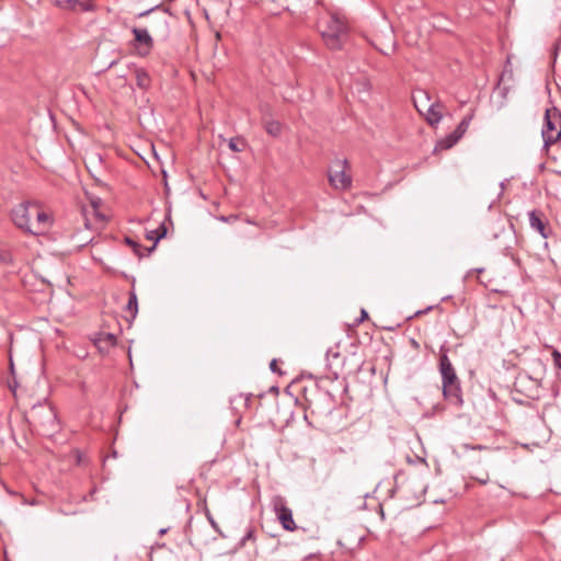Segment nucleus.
<instances>
[{
	"label": "nucleus",
	"mask_w": 561,
	"mask_h": 561,
	"mask_svg": "<svg viewBox=\"0 0 561 561\" xmlns=\"http://www.w3.org/2000/svg\"><path fill=\"white\" fill-rule=\"evenodd\" d=\"M27 421L43 436L51 437L60 430L57 413L46 401L38 402L31 408Z\"/></svg>",
	"instance_id": "nucleus-1"
},
{
	"label": "nucleus",
	"mask_w": 561,
	"mask_h": 561,
	"mask_svg": "<svg viewBox=\"0 0 561 561\" xmlns=\"http://www.w3.org/2000/svg\"><path fill=\"white\" fill-rule=\"evenodd\" d=\"M348 27L344 19L337 13H331L321 30V36L329 49L340 50L343 47Z\"/></svg>",
	"instance_id": "nucleus-2"
},
{
	"label": "nucleus",
	"mask_w": 561,
	"mask_h": 561,
	"mask_svg": "<svg viewBox=\"0 0 561 561\" xmlns=\"http://www.w3.org/2000/svg\"><path fill=\"white\" fill-rule=\"evenodd\" d=\"M34 209H36V202L23 201L10 210V219L13 225L30 236L33 232L31 217L34 216Z\"/></svg>",
	"instance_id": "nucleus-3"
},
{
	"label": "nucleus",
	"mask_w": 561,
	"mask_h": 561,
	"mask_svg": "<svg viewBox=\"0 0 561 561\" xmlns=\"http://www.w3.org/2000/svg\"><path fill=\"white\" fill-rule=\"evenodd\" d=\"M541 136L546 148L560 140L561 113L556 107L546 110Z\"/></svg>",
	"instance_id": "nucleus-4"
},
{
	"label": "nucleus",
	"mask_w": 561,
	"mask_h": 561,
	"mask_svg": "<svg viewBox=\"0 0 561 561\" xmlns=\"http://www.w3.org/2000/svg\"><path fill=\"white\" fill-rule=\"evenodd\" d=\"M348 168L350 165L346 159H336L333 162V165L329 170V182L334 188L344 191L351 187L352 178L346 173Z\"/></svg>",
	"instance_id": "nucleus-5"
},
{
	"label": "nucleus",
	"mask_w": 561,
	"mask_h": 561,
	"mask_svg": "<svg viewBox=\"0 0 561 561\" xmlns=\"http://www.w3.org/2000/svg\"><path fill=\"white\" fill-rule=\"evenodd\" d=\"M516 392L524 394L528 399H539L541 392V382L538 378H533L527 373H518L514 381Z\"/></svg>",
	"instance_id": "nucleus-6"
},
{
	"label": "nucleus",
	"mask_w": 561,
	"mask_h": 561,
	"mask_svg": "<svg viewBox=\"0 0 561 561\" xmlns=\"http://www.w3.org/2000/svg\"><path fill=\"white\" fill-rule=\"evenodd\" d=\"M305 399L311 414L327 416L331 414L334 409V398L329 391H319L312 398L305 396Z\"/></svg>",
	"instance_id": "nucleus-7"
},
{
	"label": "nucleus",
	"mask_w": 561,
	"mask_h": 561,
	"mask_svg": "<svg viewBox=\"0 0 561 561\" xmlns=\"http://www.w3.org/2000/svg\"><path fill=\"white\" fill-rule=\"evenodd\" d=\"M448 347L445 345L440 346L439 350V363H438V370L442 377V386L446 385H456L458 382H461L459 377L457 376L456 369L453 366L449 357H448Z\"/></svg>",
	"instance_id": "nucleus-8"
},
{
	"label": "nucleus",
	"mask_w": 561,
	"mask_h": 561,
	"mask_svg": "<svg viewBox=\"0 0 561 561\" xmlns=\"http://www.w3.org/2000/svg\"><path fill=\"white\" fill-rule=\"evenodd\" d=\"M276 516L282 524L283 528L289 531L296 529V524L293 518L291 510L286 506L285 501L282 496H276L273 501Z\"/></svg>",
	"instance_id": "nucleus-9"
},
{
	"label": "nucleus",
	"mask_w": 561,
	"mask_h": 561,
	"mask_svg": "<svg viewBox=\"0 0 561 561\" xmlns=\"http://www.w3.org/2000/svg\"><path fill=\"white\" fill-rule=\"evenodd\" d=\"M34 216L36 219L32 222L33 232H31V236L44 234L53 225L51 217L46 211L42 210L37 203L36 209H34Z\"/></svg>",
	"instance_id": "nucleus-10"
},
{
	"label": "nucleus",
	"mask_w": 561,
	"mask_h": 561,
	"mask_svg": "<svg viewBox=\"0 0 561 561\" xmlns=\"http://www.w3.org/2000/svg\"><path fill=\"white\" fill-rule=\"evenodd\" d=\"M444 399L456 409L463 405L461 382L442 386Z\"/></svg>",
	"instance_id": "nucleus-11"
},
{
	"label": "nucleus",
	"mask_w": 561,
	"mask_h": 561,
	"mask_svg": "<svg viewBox=\"0 0 561 561\" xmlns=\"http://www.w3.org/2000/svg\"><path fill=\"white\" fill-rule=\"evenodd\" d=\"M56 5L62 10L73 12H91L95 10L93 0H55Z\"/></svg>",
	"instance_id": "nucleus-12"
},
{
	"label": "nucleus",
	"mask_w": 561,
	"mask_h": 561,
	"mask_svg": "<svg viewBox=\"0 0 561 561\" xmlns=\"http://www.w3.org/2000/svg\"><path fill=\"white\" fill-rule=\"evenodd\" d=\"M345 358L337 352L329 350L327 352V367L331 373V379H337L343 371Z\"/></svg>",
	"instance_id": "nucleus-13"
},
{
	"label": "nucleus",
	"mask_w": 561,
	"mask_h": 561,
	"mask_svg": "<svg viewBox=\"0 0 561 561\" xmlns=\"http://www.w3.org/2000/svg\"><path fill=\"white\" fill-rule=\"evenodd\" d=\"M261 113H262V125H263L265 131L273 137L279 136L282 133V125L278 121L273 119L270 106L268 105L261 106Z\"/></svg>",
	"instance_id": "nucleus-14"
},
{
	"label": "nucleus",
	"mask_w": 561,
	"mask_h": 561,
	"mask_svg": "<svg viewBox=\"0 0 561 561\" xmlns=\"http://www.w3.org/2000/svg\"><path fill=\"white\" fill-rule=\"evenodd\" d=\"M528 217H529V225L530 227L538 231L539 234L547 239L549 237V228H548V225H547V220L545 218V215L542 211L540 210H531L528 213Z\"/></svg>",
	"instance_id": "nucleus-15"
},
{
	"label": "nucleus",
	"mask_w": 561,
	"mask_h": 561,
	"mask_svg": "<svg viewBox=\"0 0 561 561\" xmlns=\"http://www.w3.org/2000/svg\"><path fill=\"white\" fill-rule=\"evenodd\" d=\"M134 36H135V41L141 45V46H145L146 47V51L144 53V55L148 54L149 50L152 48L153 46V39L152 37L150 36V34L148 33V31L146 28H140V27H134L131 30Z\"/></svg>",
	"instance_id": "nucleus-16"
},
{
	"label": "nucleus",
	"mask_w": 561,
	"mask_h": 561,
	"mask_svg": "<svg viewBox=\"0 0 561 561\" xmlns=\"http://www.w3.org/2000/svg\"><path fill=\"white\" fill-rule=\"evenodd\" d=\"M165 234H167V227H165L164 222H161L157 229L147 232V234H146L147 239L154 241L152 247L146 249L147 254H150L156 249L157 242L160 239L164 238Z\"/></svg>",
	"instance_id": "nucleus-17"
},
{
	"label": "nucleus",
	"mask_w": 561,
	"mask_h": 561,
	"mask_svg": "<svg viewBox=\"0 0 561 561\" xmlns=\"http://www.w3.org/2000/svg\"><path fill=\"white\" fill-rule=\"evenodd\" d=\"M135 77H136V85L144 90L148 91L151 87V78L149 73L144 68H137L135 70Z\"/></svg>",
	"instance_id": "nucleus-18"
},
{
	"label": "nucleus",
	"mask_w": 561,
	"mask_h": 561,
	"mask_svg": "<svg viewBox=\"0 0 561 561\" xmlns=\"http://www.w3.org/2000/svg\"><path fill=\"white\" fill-rule=\"evenodd\" d=\"M442 105L437 102L432 103L426 111V121L430 125L438 124L442 121L443 114L440 112Z\"/></svg>",
	"instance_id": "nucleus-19"
},
{
	"label": "nucleus",
	"mask_w": 561,
	"mask_h": 561,
	"mask_svg": "<svg viewBox=\"0 0 561 561\" xmlns=\"http://www.w3.org/2000/svg\"><path fill=\"white\" fill-rule=\"evenodd\" d=\"M126 310L130 313L131 319H135L138 313V299L135 291V279L131 284V290L129 291V299L126 306Z\"/></svg>",
	"instance_id": "nucleus-20"
},
{
	"label": "nucleus",
	"mask_w": 561,
	"mask_h": 561,
	"mask_svg": "<svg viewBox=\"0 0 561 561\" xmlns=\"http://www.w3.org/2000/svg\"><path fill=\"white\" fill-rule=\"evenodd\" d=\"M460 138L455 134V131L447 135L445 138L440 139L436 146L435 150H447L455 146Z\"/></svg>",
	"instance_id": "nucleus-21"
},
{
	"label": "nucleus",
	"mask_w": 561,
	"mask_h": 561,
	"mask_svg": "<svg viewBox=\"0 0 561 561\" xmlns=\"http://www.w3.org/2000/svg\"><path fill=\"white\" fill-rule=\"evenodd\" d=\"M472 119V115H467L465 116L461 122L458 124L457 128L454 130L455 134L461 138L465 133L467 131L469 125H470V122Z\"/></svg>",
	"instance_id": "nucleus-22"
},
{
	"label": "nucleus",
	"mask_w": 561,
	"mask_h": 561,
	"mask_svg": "<svg viewBox=\"0 0 561 561\" xmlns=\"http://www.w3.org/2000/svg\"><path fill=\"white\" fill-rule=\"evenodd\" d=\"M125 243L133 249L134 253L138 257L141 259V257L148 255L147 252L146 253L142 252V247L137 241H135L134 239H131L129 237H125Z\"/></svg>",
	"instance_id": "nucleus-23"
},
{
	"label": "nucleus",
	"mask_w": 561,
	"mask_h": 561,
	"mask_svg": "<svg viewBox=\"0 0 561 561\" xmlns=\"http://www.w3.org/2000/svg\"><path fill=\"white\" fill-rule=\"evenodd\" d=\"M228 147L233 152H241L245 147V142L242 138H231L228 142Z\"/></svg>",
	"instance_id": "nucleus-24"
},
{
	"label": "nucleus",
	"mask_w": 561,
	"mask_h": 561,
	"mask_svg": "<svg viewBox=\"0 0 561 561\" xmlns=\"http://www.w3.org/2000/svg\"><path fill=\"white\" fill-rule=\"evenodd\" d=\"M255 540V530L253 527H249L244 534V536L240 540V546L244 547L248 541H254Z\"/></svg>",
	"instance_id": "nucleus-25"
},
{
	"label": "nucleus",
	"mask_w": 561,
	"mask_h": 561,
	"mask_svg": "<svg viewBox=\"0 0 561 561\" xmlns=\"http://www.w3.org/2000/svg\"><path fill=\"white\" fill-rule=\"evenodd\" d=\"M0 263L10 265L13 264V256L8 250H0Z\"/></svg>",
	"instance_id": "nucleus-26"
},
{
	"label": "nucleus",
	"mask_w": 561,
	"mask_h": 561,
	"mask_svg": "<svg viewBox=\"0 0 561 561\" xmlns=\"http://www.w3.org/2000/svg\"><path fill=\"white\" fill-rule=\"evenodd\" d=\"M552 360H553V366L561 370V352H559L558 350H553L552 351Z\"/></svg>",
	"instance_id": "nucleus-27"
},
{
	"label": "nucleus",
	"mask_w": 561,
	"mask_h": 561,
	"mask_svg": "<svg viewBox=\"0 0 561 561\" xmlns=\"http://www.w3.org/2000/svg\"><path fill=\"white\" fill-rule=\"evenodd\" d=\"M204 512H205V516H206L207 520L210 523L211 527H213L215 530L219 531L218 524H217V523H216V520L214 519V517H213V515H211L210 511L208 510V507H207L206 505H205V507H204Z\"/></svg>",
	"instance_id": "nucleus-28"
},
{
	"label": "nucleus",
	"mask_w": 561,
	"mask_h": 561,
	"mask_svg": "<svg viewBox=\"0 0 561 561\" xmlns=\"http://www.w3.org/2000/svg\"><path fill=\"white\" fill-rule=\"evenodd\" d=\"M270 369L273 371V373H276L278 375H283V371L278 368L277 366V359H272V362L270 363Z\"/></svg>",
	"instance_id": "nucleus-29"
},
{
	"label": "nucleus",
	"mask_w": 561,
	"mask_h": 561,
	"mask_svg": "<svg viewBox=\"0 0 561 561\" xmlns=\"http://www.w3.org/2000/svg\"><path fill=\"white\" fill-rule=\"evenodd\" d=\"M465 448L472 449V450H483V449H486L488 447L483 446V445H473V446L465 445Z\"/></svg>",
	"instance_id": "nucleus-30"
},
{
	"label": "nucleus",
	"mask_w": 561,
	"mask_h": 561,
	"mask_svg": "<svg viewBox=\"0 0 561 561\" xmlns=\"http://www.w3.org/2000/svg\"><path fill=\"white\" fill-rule=\"evenodd\" d=\"M476 480L480 483V484H486L488 481H489V474L488 473H484V477H479V478H476Z\"/></svg>",
	"instance_id": "nucleus-31"
},
{
	"label": "nucleus",
	"mask_w": 561,
	"mask_h": 561,
	"mask_svg": "<svg viewBox=\"0 0 561 561\" xmlns=\"http://www.w3.org/2000/svg\"><path fill=\"white\" fill-rule=\"evenodd\" d=\"M159 8H160V5H157V7H154V8H151V9H149V10H146V11H144V12H140V13L138 14V16H139V18L146 16V15H148L150 12H152L153 10L159 9Z\"/></svg>",
	"instance_id": "nucleus-32"
},
{
	"label": "nucleus",
	"mask_w": 561,
	"mask_h": 561,
	"mask_svg": "<svg viewBox=\"0 0 561 561\" xmlns=\"http://www.w3.org/2000/svg\"><path fill=\"white\" fill-rule=\"evenodd\" d=\"M106 340L108 341V343H110L111 345H114V344H115V342H116L115 336H114L113 334H111V333L106 334Z\"/></svg>",
	"instance_id": "nucleus-33"
},
{
	"label": "nucleus",
	"mask_w": 561,
	"mask_h": 561,
	"mask_svg": "<svg viewBox=\"0 0 561 561\" xmlns=\"http://www.w3.org/2000/svg\"><path fill=\"white\" fill-rule=\"evenodd\" d=\"M367 318H368L367 311L365 309H362L360 319H358L357 322H362V321H364Z\"/></svg>",
	"instance_id": "nucleus-34"
},
{
	"label": "nucleus",
	"mask_w": 561,
	"mask_h": 561,
	"mask_svg": "<svg viewBox=\"0 0 561 561\" xmlns=\"http://www.w3.org/2000/svg\"><path fill=\"white\" fill-rule=\"evenodd\" d=\"M432 308H433V307H431V306H430V307H427V308H426V309H424V310H419V311H416V312H415V314H414V316H415V317H417V316L424 314V313L428 312L430 310H432Z\"/></svg>",
	"instance_id": "nucleus-35"
},
{
	"label": "nucleus",
	"mask_w": 561,
	"mask_h": 561,
	"mask_svg": "<svg viewBox=\"0 0 561 561\" xmlns=\"http://www.w3.org/2000/svg\"><path fill=\"white\" fill-rule=\"evenodd\" d=\"M251 398H252L251 393L245 396V398H244L245 405L249 404V401L251 400Z\"/></svg>",
	"instance_id": "nucleus-36"
},
{
	"label": "nucleus",
	"mask_w": 561,
	"mask_h": 561,
	"mask_svg": "<svg viewBox=\"0 0 561 561\" xmlns=\"http://www.w3.org/2000/svg\"><path fill=\"white\" fill-rule=\"evenodd\" d=\"M420 93L428 100V94H427V92H425V91L421 90V91H420Z\"/></svg>",
	"instance_id": "nucleus-37"
},
{
	"label": "nucleus",
	"mask_w": 561,
	"mask_h": 561,
	"mask_svg": "<svg viewBox=\"0 0 561 561\" xmlns=\"http://www.w3.org/2000/svg\"><path fill=\"white\" fill-rule=\"evenodd\" d=\"M415 107L417 108V112L422 113V110L419 107L416 100L414 99Z\"/></svg>",
	"instance_id": "nucleus-38"
},
{
	"label": "nucleus",
	"mask_w": 561,
	"mask_h": 561,
	"mask_svg": "<svg viewBox=\"0 0 561 561\" xmlns=\"http://www.w3.org/2000/svg\"><path fill=\"white\" fill-rule=\"evenodd\" d=\"M116 64H117V60H113V61L110 64L108 68L113 67V66H114V65H116Z\"/></svg>",
	"instance_id": "nucleus-39"
},
{
	"label": "nucleus",
	"mask_w": 561,
	"mask_h": 561,
	"mask_svg": "<svg viewBox=\"0 0 561 561\" xmlns=\"http://www.w3.org/2000/svg\"><path fill=\"white\" fill-rule=\"evenodd\" d=\"M165 533H167V529H164V528L160 529V531H159L160 535H164Z\"/></svg>",
	"instance_id": "nucleus-40"
}]
</instances>
